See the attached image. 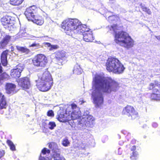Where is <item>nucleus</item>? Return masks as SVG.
Here are the masks:
<instances>
[{
	"label": "nucleus",
	"instance_id": "4",
	"mask_svg": "<svg viewBox=\"0 0 160 160\" xmlns=\"http://www.w3.org/2000/svg\"><path fill=\"white\" fill-rule=\"evenodd\" d=\"M36 82L38 88L42 92L48 91L51 88L53 83L51 75L47 71H45L42 74H39Z\"/></svg>",
	"mask_w": 160,
	"mask_h": 160
},
{
	"label": "nucleus",
	"instance_id": "11",
	"mask_svg": "<svg viewBox=\"0 0 160 160\" xmlns=\"http://www.w3.org/2000/svg\"><path fill=\"white\" fill-rule=\"evenodd\" d=\"M16 68L12 69L10 72V75L12 78L15 79L19 78L21 75V73L24 68L23 64L19 63L16 66Z\"/></svg>",
	"mask_w": 160,
	"mask_h": 160
},
{
	"label": "nucleus",
	"instance_id": "24",
	"mask_svg": "<svg viewBox=\"0 0 160 160\" xmlns=\"http://www.w3.org/2000/svg\"><path fill=\"white\" fill-rule=\"evenodd\" d=\"M53 153V157L55 160H57L62 156H60V149H57L56 150L52 152Z\"/></svg>",
	"mask_w": 160,
	"mask_h": 160
},
{
	"label": "nucleus",
	"instance_id": "35",
	"mask_svg": "<svg viewBox=\"0 0 160 160\" xmlns=\"http://www.w3.org/2000/svg\"><path fill=\"white\" fill-rule=\"evenodd\" d=\"M41 153L43 155H45L47 153L49 154L50 153V150L46 148H44L42 150Z\"/></svg>",
	"mask_w": 160,
	"mask_h": 160
},
{
	"label": "nucleus",
	"instance_id": "45",
	"mask_svg": "<svg viewBox=\"0 0 160 160\" xmlns=\"http://www.w3.org/2000/svg\"><path fill=\"white\" fill-rule=\"evenodd\" d=\"M5 96L4 95H3L2 93L0 92V99L1 98H3Z\"/></svg>",
	"mask_w": 160,
	"mask_h": 160
},
{
	"label": "nucleus",
	"instance_id": "42",
	"mask_svg": "<svg viewBox=\"0 0 160 160\" xmlns=\"http://www.w3.org/2000/svg\"><path fill=\"white\" fill-rule=\"evenodd\" d=\"M43 44L45 45H46V47L50 48L51 45L50 43L47 42H44L43 43Z\"/></svg>",
	"mask_w": 160,
	"mask_h": 160
},
{
	"label": "nucleus",
	"instance_id": "8",
	"mask_svg": "<svg viewBox=\"0 0 160 160\" xmlns=\"http://www.w3.org/2000/svg\"><path fill=\"white\" fill-rule=\"evenodd\" d=\"M157 87H160V84H158V83L156 81L154 83H150L149 85L148 89L152 90V93L150 97L152 99H160V91L157 88Z\"/></svg>",
	"mask_w": 160,
	"mask_h": 160
},
{
	"label": "nucleus",
	"instance_id": "20",
	"mask_svg": "<svg viewBox=\"0 0 160 160\" xmlns=\"http://www.w3.org/2000/svg\"><path fill=\"white\" fill-rule=\"evenodd\" d=\"M10 78L9 75L5 72H3L2 68L0 63V85L2 83V81L5 79H8Z\"/></svg>",
	"mask_w": 160,
	"mask_h": 160
},
{
	"label": "nucleus",
	"instance_id": "27",
	"mask_svg": "<svg viewBox=\"0 0 160 160\" xmlns=\"http://www.w3.org/2000/svg\"><path fill=\"white\" fill-rule=\"evenodd\" d=\"M7 107V103L5 97L0 100V109H6Z\"/></svg>",
	"mask_w": 160,
	"mask_h": 160
},
{
	"label": "nucleus",
	"instance_id": "36",
	"mask_svg": "<svg viewBox=\"0 0 160 160\" xmlns=\"http://www.w3.org/2000/svg\"><path fill=\"white\" fill-rule=\"evenodd\" d=\"M47 115L48 117H52L54 116V114L53 111L52 110H48L47 112Z\"/></svg>",
	"mask_w": 160,
	"mask_h": 160
},
{
	"label": "nucleus",
	"instance_id": "1",
	"mask_svg": "<svg viewBox=\"0 0 160 160\" xmlns=\"http://www.w3.org/2000/svg\"><path fill=\"white\" fill-rule=\"evenodd\" d=\"M96 89H100L103 92L110 93L116 92L119 87L118 83L111 77H104L98 75H96L93 79Z\"/></svg>",
	"mask_w": 160,
	"mask_h": 160
},
{
	"label": "nucleus",
	"instance_id": "16",
	"mask_svg": "<svg viewBox=\"0 0 160 160\" xmlns=\"http://www.w3.org/2000/svg\"><path fill=\"white\" fill-rule=\"evenodd\" d=\"M112 12H106L105 14V17L108 21L110 22H116L120 20L119 17L117 15L110 14Z\"/></svg>",
	"mask_w": 160,
	"mask_h": 160
},
{
	"label": "nucleus",
	"instance_id": "15",
	"mask_svg": "<svg viewBox=\"0 0 160 160\" xmlns=\"http://www.w3.org/2000/svg\"><path fill=\"white\" fill-rule=\"evenodd\" d=\"M16 85L12 83H7L5 86L6 92L8 94H13L16 92Z\"/></svg>",
	"mask_w": 160,
	"mask_h": 160
},
{
	"label": "nucleus",
	"instance_id": "6",
	"mask_svg": "<svg viewBox=\"0 0 160 160\" xmlns=\"http://www.w3.org/2000/svg\"><path fill=\"white\" fill-rule=\"evenodd\" d=\"M32 62L33 66L42 69L46 67L48 63V58L44 54H38L32 59Z\"/></svg>",
	"mask_w": 160,
	"mask_h": 160
},
{
	"label": "nucleus",
	"instance_id": "7",
	"mask_svg": "<svg viewBox=\"0 0 160 160\" xmlns=\"http://www.w3.org/2000/svg\"><path fill=\"white\" fill-rule=\"evenodd\" d=\"M122 114L126 115L131 119L134 120L137 118L138 117V112L135 110L133 106L127 105L123 109Z\"/></svg>",
	"mask_w": 160,
	"mask_h": 160
},
{
	"label": "nucleus",
	"instance_id": "26",
	"mask_svg": "<svg viewBox=\"0 0 160 160\" xmlns=\"http://www.w3.org/2000/svg\"><path fill=\"white\" fill-rule=\"evenodd\" d=\"M73 73L77 75H79L82 73V69L80 66L78 64L75 65L73 69Z\"/></svg>",
	"mask_w": 160,
	"mask_h": 160
},
{
	"label": "nucleus",
	"instance_id": "5",
	"mask_svg": "<svg viewBox=\"0 0 160 160\" xmlns=\"http://www.w3.org/2000/svg\"><path fill=\"white\" fill-rule=\"evenodd\" d=\"M106 69L109 72L120 74L125 69L124 65L118 58L114 57L108 58L105 63Z\"/></svg>",
	"mask_w": 160,
	"mask_h": 160
},
{
	"label": "nucleus",
	"instance_id": "29",
	"mask_svg": "<svg viewBox=\"0 0 160 160\" xmlns=\"http://www.w3.org/2000/svg\"><path fill=\"white\" fill-rule=\"evenodd\" d=\"M23 0H10V3L14 6H18L21 4Z\"/></svg>",
	"mask_w": 160,
	"mask_h": 160
},
{
	"label": "nucleus",
	"instance_id": "41",
	"mask_svg": "<svg viewBox=\"0 0 160 160\" xmlns=\"http://www.w3.org/2000/svg\"><path fill=\"white\" fill-rule=\"evenodd\" d=\"M39 160H49L48 158H46L42 156L41 155V154L39 157Z\"/></svg>",
	"mask_w": 160,
	"mask_h": 160
},
{
	"label": "nucleus",
	"instance_id": "22",
	"mask_svg": "<svg viewBox=\"0 0 160 160\" xmlns=\"http://www.w3.org/2000/svg\"><path fill=\"white\" fill-rule=\"evenodd\" d=\"M95 104L98 107L100 106L103 103V98L102 95L100 96H97L94 99Z\"/></svg>",
	"mask_w": 160,
	"mask_h": 160
},
{
	"label": "nucleus",
	"instance_id": "25",
	"mask_svg": "<svg viewBox=\"0 0 160 160\" xmlns=\"http://www.w3.org/2000/svg\"><path fill=\"white\" fill-rule=\"evenodd\" d=\"M16 47L18 50L26 54H28L30 51L29 49L25 47L18 46H16Z\"/></svg>",
	"mask_w": 160,
	"mask_h": 160
},
{
	"label": "nucleus",
	"instance_id": "28",
	"mask_svg": "<svg viewBox=\"0 0 160 160\" xmlns=\"http://www.w3.org/2000/svg\"><path fill=\"white\" fill-rule=\"evenodd\" d=\"M49 148L52 149V152L56 150L58 148V146L56 143L54 142H52L48 143Z\"/></svg>",
	"mask_w": 160,
	"mask_h": 160
},
{
	"label": "nucleus",
	"instance_id": "46",
	"mask_svg": "<svg viewBox=\"0 0 160 160\" xmlns=\"http://www.w3.org/2000/svg\"><path fill=\"white\" fill-rule=\"evenodd\" d=\"M157 39L158 40H159V41H160V35H159V36H157V37H156Z\"/></svg>",
	"mask_w": 160,
	"mask_h": 160
},
{
	"label": "nucleus",
	"instance_id": "33",
	"mask_svg": "<svg viewBox=\"0 0 160 160\" xmlns=\"http://www.w3.org/2000/svg\"><path fill=\"white\" fill-rule=\"evenodd\" d=\"M48 128L51 130L54 129V128L56 127V124L54 122H50L48 124Z\"/></svg>",
	"mask_w": 160,
	"mask_h": 160
},
{
	"label": "nucleus",
	"instance_id": "37",
	"mask_svg": "<svg viewBox=\"0 0 160 160\" xmlns=\"http://www.w3.org/2000/svg\"><path fill=\"white\" fill-rule=\"evenodd\" d=\"M19 35L21 37H24L25 36L26 32L25 30H21L19 32Z\"/></svg>",
	"mask_w": 160,
	"mask_h": 160
},
{
	"label": "nucleus",
	"instance_id": "38",
	"mask_svg": "<svg viewBox=\"0 0 160 160\" xmlns=\"http://www.w3.org/2000/svg\"><path fill=\"white\" fill-rule=\"evenodd\" d=\"M69 144V142L67 139L63 140L62 142V145L65 147L67 146Z\"/></svg>",
	"mask_w": 160,
	"mask_h": 160
},
{
	"label": "nucleus",
	"instance_id": "10",
	"mask_svg": "<svg viewBox=\"0 0 160 160\" xmlns=\"http://www.w3.org/2000/svg\"><path fill=\"white\" fill-rule=\"evenodd\" d=\"M40 11L36 5H33L26 8L24 14L28 20L29 21Z\"/></svg>",
	"mask_w": 160,
	"mask_h": 160
},
{
	"label": "nucleus",
	"instance_id": "19",
	"mask_svg": "<svg viewBox=\"0 0 160 160\" xmlns=\"http://www.w3.org/2000/svg\"><path fill=\"white\" fill-rule=\"evenodd\" d=\"M9 52V50H6L2 52L1 54V62L4 66H6L8 64L7 55Z\"/></svg>",
	"mask_w": 160,
	"mask_h": 160
},
{
	"label": "nucleus",
	"instance_id": "31",
	"mask_svg": "<svg viewBox=\"0 0 160 160\" xmlns=\"http://www.w3.org/2000/svg\"><path fill=\"white\" fill-rule=\"evenodd\" d=\"M7 143L9 146L11 150L13 151L15 150V147L13 142L11 140H8L7 141Z\"/></svg>",
	"mask_w": 160,
	"mask_h": 160
},
{
	"label": "nucleus",
	"instance_id": "21",
	"mask_svg": "<svg viewBox=\"0 0 160 160\" xmlns=\"http://www.w3.org/2000/svg\"><path fill=\"white\" fill-rule=\"evenodd\" d=\"M11 37L8 35H6L0 42V47L3 48L5 46L10 42Z\"/></svg>",
	"mask_w": 160,
	"mask_h": 160
},
{
	"label": "nucleus",
	"instance_id": "48",
	"mask_svg": "<svg viewBox=\"0 0 160 160\" xmlns=\"http://www.w3.org/2000/svg\"><path fill=\"white\" fill-rule=\"evenodd\" d=\"M110 1H115V0H109Z\"/></svg>",
	"mask_w": 160,
	"mask_h": 160
},
{
	"label": "nucleus",
	"instance_id": "30",
	"mask_svg": "<svg viewBox=\"0 0 160 160\" xmlns=\"http://www.w3.org/2000/svg\"><path fill=\"white\" fill-rule=\"evenodd\" d=\"M140 6L143 11L146 12L149 15L151 14L152 12L150 9L147 8L145 6L142 5V3L140 4Z\"/></svg>",
	"mask_w": 160,
	"mask_h": 160
},
{
	"label": "nucleus",
	"instance_id": "18",
	"mask_svg": "<svg viewBox=\"0 0 160 160\" xmlns=\"http://www.w3.org/2000/svg\"><path fill=\"white\" fill-rule=\"evenodd\" d=\"M56 118L61 122H66L70 120V118L66 116L65 113L63 112H60L58 113Z\"/></svg>",
	"mask_w": 160,
	"mask_h": 160
},
{
	"label": "nucleus",
	"instance_id": "12",
	"mask_svg": "<svg viewBox=\"0 0 160 160\" xmlns=\"http://www.w3.org/2000/svg\"><path fill=\"white\" fill-rule=\"evenodd\" d=\"M18 82V85L24 89H28L30 86L29 79L27 77L20 78Z\"/></svg>",
	"mask_w": 160,
	"mask_h": 160
},
{
	"label": "nucleus",
	"instance_id": "17",
	"mask_svg": "<svg viewBox=\"0 0 160 160\" xmlns=\"http://www.w3.org/2000/svg\"><path fill=\"white\" fill-rule=\"evenodd\" d=\"M94 39V36L91 30L83 34V39L86 42H93Z\"/></svg>",
	"mask_w": 160,
	"mask_h": 160
},
{
	"label": "nucleus",
	"instance_id": "39",
	"mask_svg": "<svg viewBox=\"0 0 160 160\" xmlns=\"http://www.w3.org/2000/svg\"><path fill=\"white\" fill-rule=\"evenodd\" d=\"M58 48L59 46L57 45H51L49 50L51 51L54 49H57Z\"/></svg>",
	"mask_w": 160,
	"mask_h": 160
},
{
	"label": "nucleus",
	"instance_id": "47",
	"mask_svg": "<svg viewBox=\"0 0 160 160\" xmlns=\"http://www.w3.org/2000/svg\"><path fill=\"white\" fill-rule=\"evenodd\" d=\"M80 102H81V104H83L85 102V101H84L83 100H82L80 101Z\"/></svg>",
	"mask_w": 160,
	"mask_h": 160
},
{
	"label": "nucleus",
	"instance_id": "9",
	"mask_svg": "<svg viewBox=\"0 0 160 160\" xmlns=\"http://www.w3.org/2000/svg\"><path fill=\"white\" fill-rule=\"evenodd\" d=\"M0 21L2 25L6 29L9 31L13 30L14 24L10 16L8 15L4 16L1 19Z\"/></svg>",
	"mask_w": 160,
	"mask_h": 160
},
{
	"label": "nucleus",
	"instance_id": "23",
	"mask_svg": "<svg viewBox=\"0 0 160 160\" xmlns=\"http://www.w3.org/2000/svg\"><path fill=\"white\" fill-rule=\"evenodd\" d=\"M68 117L70 118L71 120H76L79 118L80 116V114L78 112L72 111L71 113V115H68Z\"/></svg>",
	"mask_w": 160,
	"mask_h": 160
},
{
	"label": "nucleus",
	"instance_id": "13",
	"mask_svg": "<svg viewBox=\"0 0 160 160\" xmlns=\"http://www.w3.org/2000/svg\"><path fill=\"white\" fill-rule=\"evenodd\" d=\"M67 58L66 53L63 51H60L56 52L55 55V58L58 64L59 65L62 64V63Z\"/></svg>",
	"mask_w": 160,
	"mask_h": 160
},
{
	"label": "nucleus",
	"instance_id": "3",
	"mask_svg": "<svg viewBox=\"0 0 160 160\" xmlns=\"http://www.w3.org/2000/svg\"><path fill=\"white\" fill-rule=\"evenodd\" d=\"M123 27L122 26L119 27L121 28ZM111 28L115 33L114 41L116 44L127 49L133 47L134 41L128 34L123 31L117 32L116 31L119 29L117 24L113 25Z\"/></svg>",
	"mask_w": 160,
	"mask_h": 160
},
{
	"label": "nucleus",
	"instance_id": "43",
	"mask_svg": "<svg viewBox=\"0 0 160 160\" xmlns=\"http://www.w3.org/2000/svg\"><path fill=\"white\" fill-rule=\"evenodd\" d=\"M136 149V146L135 145H134V146H132V147L131 149V151H132L133 152H136L135 151Z\"/></svg>",
	"mask_w": 160,
	"mask_h": 160
},
{
	"label": "nucleus",
	"instance_id": "2",
	"mask_svg": "<svg viewBox=\"0 0 160 160\" xmlns=\"http://www.w3.org/2000/svg\"><path fill=\"white\" fill-rule=\"evenodd\" d=\"M80 23L78 19L68 18L63 21L61 27L65 32L68 35H72L75 30L78 32L85 33L91 30L86 25Z\"/></svg>",
	"mask_w": 160,
	"mask_h": 160
},
{
	"label": "nucleus",
	"instance_id": "34",
	"mask_svg": "<svg viewBox=\"0 0 160 160\" xmlns=\"http://www.w3.org/2000/svg\"><path fill=\"white\" fill-rule=\"evenodd\" d=\"M138 154L137 152H133L130 156V158L132 160H136L137 159Z\"/></svg>",
	"mask_w": 160,
	"mask_h": 160
},
{
	"label": "nucleus",
	"instance_id": "40",
	"mask_svg": "<svg viewBox=\"0 0 160 160\" xmlns=\"http://www.w3.org/2000/svg\"><path fill=\"white\" fill-rule=\"evenodd\" d=\"M70 106H71V108L72 109H76L78 107L77 105L74 102L71 103Z\"/></svg>",
	"mask_w": 160,
	"mask_h": 160
},
{
	"label": "nucleus",
	"instance_id": "32",
	"mask_svg": "<svg viewBox=\"0 0 160 160\" xmlns=\"http://www.w3.org/2000/svg\"><path fill=\"white\" fill-rule=\"evenodd\" d=\"M29 47H36L37 49L39 48H42L43 46L41 45L39 43H36L34 42L32 44L30 45L29 46Z\"/></svg>",
	"mask_w": 160,
	"mask_h": 160
},
{
	"label": "nucleus",
	"instance_id": "14",
	"mask_svg": "<svg viewBox=\"0 0 160 160\" xmlns=\"http://www.w3.org/2000/svg\"><path fill=\"white\" fill-rule=\"evenodd\" d=\"M29 21H31L38 25L41 26L44 22V17L41 15L39 12Z\"/></svg>",
	"mask_w": 160,
	"mask_h": 160
},
{
	"label": "nucleus",
	"instance_id": "44",
	"mask_svg": "<svg viewBox=\"0 0 160 160\" xmlns=\"http://www.w3.org/2000/svg\"><path fill=\"white\" fill-rule=\"evenodd\" d=\"M4 153L0 151V159L3 156Z\"/></svg>",
	"mask_w": 160,
	"mask_h": 160
}]
</instances>
